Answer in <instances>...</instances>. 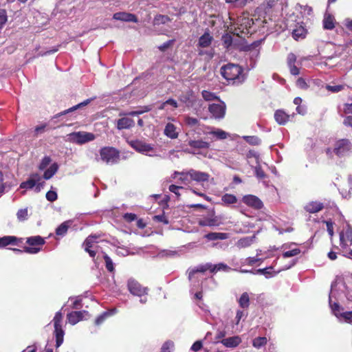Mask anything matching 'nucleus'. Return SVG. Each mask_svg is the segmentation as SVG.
I'll list each match as a JSON object with an SVG mask.
<instances>
[{
	"label": "nucleus",
	"mask_w": 352,
	"mask_h": 352,
	"mask_svg": "<svg viewBox=\"0 0 352 352\" xmlns=\"http://www.w3.org/2000/svg\"><path fill=\"white\" fill-rule=\"evenodd\" d=\"M223 78L233 85H240L245 80L243 69L236 64L228 63L221 68Z\"/></svg>",
	"instance_id": "1"
},
{
	"label": "nucleus",
	"mask_w": 352,
	"mask_h": 352,
	"mask_svg": "<svg viewBox=\"0 0 352 352\" xmlns=\"http://www.w3.org/2000/svg\"><path fill=\"white\" fill-rule=\"evenodd\" d=\"M253 24L252 19L243 15L237 18L236 21L234 24L233 33L238 36H242V34H248L249 29Z\"/></svg>",
	"instance_id": "2"
},
{
	"label": "nucleus",
	"mask_w": 352,
	"mask_h": 352,
	"mask_svg": "<svg viewBox=\"0 0 352 352\" xmlns=\"http://www.w3.org/2000/svg\"><path fill=\"white\" fill-rule=\"evenodd\" d=\"M130 146L135 149L137 152L142 154L154 156L155 153V145L152 144L146 143L142 140H131L129 142Z\"/></svg>",
	"instance_id": "3"
},
{
	"label": "nucleus",
	"mask_w": 352,
	"mask_h": 352,
	"mask_svg": "<svg viewBox=\"0 0 352 352\" xmlns=\"http://www.w3.org/2000/svg\"><path fill=\"white\" fill-rule=\"evenodd\" d=\"M62 320L63 314L61 311H59L56 313L53 319L56 348H58L63 344L64 340L65 332L61 325Z\"/></svg>",
	"instance_id": "4"
},
{
	"label": "nucleus",
	"mask_w": 352,
	"mask_h": 352,
	"mask_svg": "<svg viewBox=\"0 0 352 352\" xmlns=\"http://www.w3.org/2000/svg\"><path fill=\"white\" fill-rule=\"evenodd\" d=\"M101 160L108 164H113L120 160L119 152L113 147H104L100 151Z\"/></svg>",
	"instance_id": "5"
},
{
	"label": "nucleus",
	"mask_w": 352,
	"mask_h": 352,
	"mask_svg": "<svg viewBox=\"0 0 352 352\" xmlns=\"http://www.w3.org/2000/svg\"><path fill=\"white\" fill-rule=\"evenodd\" d=\"M96 136L94 133L86 131L73 132L68 135L70 142L78 144H83L94 140Z\"/></svg>",
	"instance_id": "6"
},
{
	"label": "nucleus",
	"mask_w": 352,
	"mask_h": 352,
	"mask_svg": "<svg viewBox=\"0 0 352 352\" xmlns=\"http://www.w3.org/2000/svg\"><path fill=\"white\" fill-rule=\"evenodd\" d=\"M329 305L333 314L340 320L352 324V311L342 312L343 309L337 302H332L331 294L329 295Z\"/></svg>",
	"instance_id": "7"
},
{
	"label": "nucleus",
	"mask_w": 352,
	"mask_h": 352,
	"mask_svg": "<svg viewBox=\"0 0 352 352\" xmlns=\"http://www.w3.org/2000/svg\"><path fill=\"white\" fill-rule=\"evenodd\" d=\"M45 239L40 236H31L27 239L26 243L30 245L24 248V252L28 254H37L41 251V248L38 245H43L45 243Z\"/></svg>",
	"instance_id": "8"
},
{
	"label": "nucleus",
	"mask_w": 352,
	"mask_h": 352,
	"mask_svg": "<svg viewBox=\"0 0 352 352\" xmlns=\"http://www.w3.org/2000/svg\"><path fill=\"white\" fill-rule=\"evenodd\" d=\"M127 287L129 292L133 296L142 297L148 294V289L142 286L137 280L129 278L127 282Z\"/></svg>",
	"instance_id": "9"
},
{
	"label": "nucleus",
	"mask_w": 352,
	"mask_h": 352,
	"mask_svg": "<svg viewBox=\"0 0 352 352\" xmlns=\"http://www.w3.org/2000/svg\"><path fill=\"white\" fill-rule=\"evenodd\" d=\"M352 150V144L347 139H342L335 144L333 152L339 157L348 155Z\"/></svg>",
	"instance_id": "10"
},
{
	"label": "nucleus",
	"mask_w": 352,
	"mask_h": 352,
	"mask_svg": "<svg viewBox=\"0 0 352 352\" xmlns=\"http://www.w3.org/2000/svg\"><path fill=\"white\" fill-rule=\"evenodd\" d=\"M200 226L217 227L221 224L219 218L215 215L214 211H210L207 215L203 216L198 221Z\"/></svg>",
	"instance_id": "11"
},
{
	"label": "nucleus",
	"mask_w": 352,
	"mask_h": 352,
	"mask_svg": "<svg viewBox=\"0 0 352 352\" xmlns=\"http://www.w3.org/2000/svg\"><path fill=\"white\" fill-rule=\"evenodd\" d=\"M129 111H122L119 113L121 117L116 121V127L118 130L129 129L135 126V121L131 116L126 115Z\"/></svg>",
	"instance_id": "12"
},
{
	"label": "nucleus",
	"mask_w": 352,
	"mask_h": 352,
	"mask_svg": "<svg viewBox=\"0 0 352 352\" xmlns=\"http://www.w3.org/2000/svg\"><path fill=\"white\" fill-rule=\"evenodd\" d=\"M340 245L342 248L349 247L352 245V228L346 225L344 230L340 234Z\"/></svg>",
	"instance_id": "13"
},
{
	"label": "nucleus",
	"mask_w": 352,
	"mask_h": 352,
	"mask_svg": "<svg viewBox=\"0 0 352 352\" xmlns=\"http://www.w3.org/2000/svg\"><path fill=\"white\" fill-rule=\"evenodd\" d=\"M98 238L97 236H88L83 245L85 246V250L89 253V256L92 258H94L96 254V249L98 248L97 245H95V243H97L96 239Z\"/></svg>",
	"instance_id": "14"
},
{
	"label": "nucleus",
	"mask_w": 352,
	"mask_h": 352,
	"mask_svg": "<svg viewBox=\"0 0 352 352\" xmlns=\"http://www.w3.org/2000/svg\"><path fill=\"white\" fill-rule=\"evenodd\" d=\"M208 110L214 118L221 119L225 116L226 105L223 102L213 103L209 105Z\"/></svg>",
	"instance_id": "15"
},
{
	"label": "nucleus",
	"mask_w": 352,
	"mask_h": 352,
	"mask_svg": "<svg viewBox=\"0 0 352 352\" xmlns=\"http://www.w3.org/2000/svg\"><path fill=\"white\" fill-rule=\"evenodd\" d=\"M296 263V260L291 261L289 263V264L284 266L283 267L280 269L277 272H271L270 270L272 269V267H266L264 269L257 270L256 274L265 275L266 278L272 277V276H274V275H276L277 273L280 272V271L287 270L290 269L292 267L295 265Z\"/></svg>",
	"instance_id": "16"
},
{
	"label": "nucleus",
	"mask_w": 352,
	"mask_h": 352,
	"mask_svg": "<svg viewBox=\"0 0 352 352\" xmlns=\"http://www.w3.org/2000/svg\"><path fill=\"white\" fill-rule=\"evenodd\" d=\"M188 174L190 180L195 181L197 182H204L208 181L210 175L205 172L198 171L194 169H190Z\"/></svg>",
	"instance_id": "17"
},
{
	"label": "nucleus",
	"mask_w": 352,
	"mask_h": 352,
	"mask_svg": "<svg viewBox=\"0 0 352 352\" xmlns=\"http://www.w3.org/2000/svg\"><path fill=\"white\" fill-rule=\"evenodd\" d=\"M86 315H88V311H75L69 313L67 318L69 323L72 325H74L83 320Z\"/></svg>",
	"instance_id": "18"
},
{
	"label": "nucleus",
	"mask_w": 352,
	"mask_h": 352,
	"mask_svg": "<svg viewBox=\"0 0 352 352\" xmlns=\"http://www.w3.org/2000/svg\"><path fill=\"white\" fill-rule=\"evenodd\" d=\"M243 201L248 206L255 209H261L263 206V202L257 197L252 195H245L243 197Z\"/></svg>",
	"instance_id": "19"
},
{
	"label": "nucleus",
	"mask_w": 352,
	"mask_h": 352,
	"mask_svg": "<svg viewBox=\"0 0 352 352\" xmlns=\"http://www.w3.org/2000/svg\"><path fill=\"white\" fill-rule=\"evenodd\" d=\"M113 19L125 22L137 23L138 21V18L135 14L125 12H119L113 14Z\"/></svg>",
	"instance_id": "20"
},
{
	"label": "nucleus",
	"mask_w": 352,
	"mask_h": 352,
	"mask_svg": "<svg viewBox=\"0 0 352 352\" xmlns=\"http://www.w3.org/2000/svg\"><path fill=\"white\" fill-rule=\"evenodd\" d=\"M203 133L204 135H213L217 139L219 140H224L228 137V133L226 131L220 129H214L210 126H206L203 131Z\"/></svg>",
	"instance_id": "21"
},
{
	"label": "nucleus",
	"mask_w": 352,
	"mask_h": 352,
	"mask_svg": "<svg viewBox=\"0 0 352 352\" xmlns=\"http://www.w3.org/2000/svg\"><path fill=\"white\" fill-rule=\"evenodd\" d=\"M212 263H207L206 264L199 265L196 267L188 270V278L192 280L194 278L195 274L198 272H205L207 270H210L212 272Z\"/></svg>",
	"instance_id": "22"
},
{
	"label": "nucleus",
	"mask_w": 352,
	"mask_h": 352,
	"mask_svg": "<svg viewBox=\"0 0 352 352\" xmlns=\"http://www.w3.org/2000/svg\"><path fill=\"white\" fill-rule=\"evenodd\" d=\"M221 342L226 347L234 348L241 342V338L236 336L223 339Z\"/></svg>",
	"instance_id": "23"
},
{
	"label": "nucleus",
	"mask_w": 352,
	"mask_h": 352,
	"mask_svg": "<svg viewBox=\"0 0 352 352\" xmlns=\"http://www.w3.org/2000/svg\"><path fill=\"white\" fill-rule=\"evenodd\" d=\"M188 145L196 149H208L210 147V143L202 140H190Z\"/></svg>",
	"instance_id": "24"
},
{
	"label": "nucleus",
	"mask_w": 352,
	"mask_h": 352,
	"mask_svg": "<svg viewBox=\"0 0 352 352\" xmlns=\"http://www.w3.org/2000/svg\"><path fill=\"white\" fill-rule=\"evenodd\" d=\"M289 117V115L281 109L276 111L274 113L275 120L280 125H285L288 122Z\"/></svg>",
	"instance_id": "25"
},
{
	"label": "nucleus",
	"mask_w": 352,
	"mask_h": 352,
	"mask_svg": "<svg viewBox=\"0 0 352 352\" xmlns=\"http://www.w3.org/2000/svg\"><path fill=\"white\" fill-rule=\"evenodd\" d=\"M323 208L324 205L322 203L318 201H311L306 204L305 210L309 213H316L322 210Z\"/></svg>",
	"instance_id": "26"
},
{
	"label": "nucleus",
	"mask_w": 352,
	"mask_h": 352,
	"mask_svg": "<svg viewBox=\"0 0 352 352\" xmlns=\"http://www.w3.org/2000/svg\"><path fill=\"white\" fill-rule=\"evenodd\" d=\"M19 239L14 236H4L0 237V248H5L7 245H16L18 244Z\"/></svg>",
	"instance_id": "27"
},
{
	"label": "nucleus",
	"mask_w": 352,
	"mask_h": 352,
	"mask_svg": "<svg viewBox=\"0 0 352 352\" xmlns=\"http://www.w3.org/2000/svg\"><path fill=\"white\" fill-rule=\"evenodd\" d=\"M213 41V37L210 34L209 32H205L202 36H201L198 41V47H208L210 45L212 41Z\"/></svg>",
	"instance_id": "28"
},
{
	"label": "nucleus",
	"mask_w": 352,
	"mask_h": 352,
	"mask_svg": "<svg viewBox=\"0 0 352 352\" xmlns=\"http://www.w3.org/2000/svg\"><path fill=\"white\" fill-rule=\"evenodd\" d=\"M164 133L170 139H175L178 137V132L177 131L176 126L170 122L166 124Z\"/></svg>",
	"instance_id": "29"
},
{
	"label": "nucleus",
	"mask_w": 352,
	"mask_h": 352,
	"mask_svg": "<svg viewBox=\"0 0 352 352\" xmlns=\"http://www.w3.org/2000/svg\"><path fill=\"white\" fill-rule=\"evenodd\" d=\"M209 241L225 240L229 238V234L225 232H210L205 235Z\"/></svg>",
	"instance_id": "30"
},
{
	"label": "nucleus",
	"mask_w": 352,
	"mask_h": 352,
	"mask_svg": "<svg viewBox=\"0 0 352 352\" xmlns=\"http://www.w3.org/2000/svg\"><path fill=\"white\" fill-rule=\"evenodd\" d=\"M255 238L256 236L254 235L252 236L243 237L236 242V245L239 249L249 247L253 243Z\"/></svg>",
	"instance_id": "31"
},
{
	"label": "nucleus",
	"mask_w": 352,
	"mask_h": 352,
	"mask_svg": "<svg viewBox=\"0 0 352 352\" xmlns=\"http://www.w3.org/2000/svg\"><path fill=\"white\" fill-rule=\"evenodd\" d=\"M58 165L57 163H53L52 164H51V166L44 172V179L47 180L52 178L58 171Z\"/></svg>",
	"instance_id": "32"
},
{
	"label": "nucleus",
	"mask_w": 352,
	"mask_h": 352,
	"mask_svg": "<svg viewBox=\"0 0 352 352\" xmlns=\"http://www.w3.org/2000/svg\"><path fill=\"white\" fill-rule=\"evenodd\" d=\"M152 110V105H146L143 107H140L138 110L129 111L126 115H129L131 116H138L144 113L148 112Z\"/></svg>",
	"instance_id": "33"
},
{
	"label": "nucleus",
	"mask_w": 352,
	"mask_h": 352,
	"mask_svg": "<svg viewBox=\"0 0 352 352\" xmlns=\"http://www.w3.org/2000/svg\"><path fill=\"white\" fill-rule=\"evenodd\" d=\"M72 224V221H66L62 223L56 230V234L59 236H64Z\"/></svg>",
	"instance_id": "34"
},
{
	"label": "nucleus",
	"mask_w": 352,
	"mask_h": 352,
	"mask_svg": "<svg viewBox=\"0 0 352 352\" xmlns=\"http://www.w3.org/2000/svg\"><path fill=\"white\" fill-rule=\"evenodd\" d=\"M239 306L243 309H247L250 306V297L247 292H244L241 294V297L238 300Z\"/></svg>",
	"instance_id": "35"
},
{
	"label": "nucleus",
	"mask_w": 352,
	"mask_h": 352,
	"mask_svg": "<svg viewBox=\"0 0 352 352\" xmlns=\"http://www.w3.org/2000/svg\"><path fill=\"white\" fill-rule=\"evenodd\" d=\"M90 101H91V99H87V100L83 101L82 102H80V103H79V104H78L64 111H62L61 113L57 114L56 116V117H59L60 116L65 115V114H67L69 112H72L82 107L86 106L90 102Z\"/></svg>",
	"instance_id": "36"
},
{
	"label": "nucleus",
	"mask_w": 352,
	"mask_h": 352,
	"mask_svg": "<svg viewBox=\"0 0 352 352\" xmlns=\"http://www.w3.org/2000/svg\"><path fill=\"white\" fill-rule=\"evenodd\" d=\"M212 273H215L219 271L229 272L232 270V268L230 267H229L228 265L223 263H219L216 265L212 264Z\"/></svg>",
	"instance_id": "37"
},
{
	"label": "nucleus",
	"mask_w": 352,
	"mask_h": 352,
	"mask_svg": "<svg viewBox=\"0 0 352 352\" xmlns=\"http://www.w3.org/2000/svg\"><path fill=\"white\" fill-rule=\"evenodd\" d=\"M307 30L302 26H300L293 30L292 36L294 39L298 40L304 38L306 36Z\"/></svg>",
	"instance_id": "38"
},
{
	"label": "nucleus",
	"mask_w": 352,
	"mask_h": 352,
	"mask_svg": "<svg viewBox=\"0 0 352 352\" xmlns=\"http://www.w3.org/2000/svg\"><path fill=\"white\" fill-rule=\"evenodd\" d=\"M334 19L331 15H325L323 20V27L326 30H332L334 28Z\"/></svg>",
	"instance_id": "39"
},
{
	"label": "nucleus",
	"mask_w": 352,
	"mask_h": 352,
	"mask_svg": "<svg viewBox=\"0 0 352 352\" xmlns=\"http://www.w3.org/2000/svg\"><path fill=\"white\" fill-rule=\"evenodd\" d=\"M267 340L265 337H258L253 340L252 345L256 349H260L265 346L267 344Z\"/></svg>",
	"instance_id": "40"
},
{
	"label": "nucleus",
	"mask_w": 352,
	"mask_h": 352,
	"mask_svg": "<svg viewBox=\"0 0 352 352\" xmlns=\"http://www.w3.org/2000/svg\"><path fill=\"white\" fill-rule=\"evenodd\" d=\"M221 200L226 205L233 204L237 201L236 197L231 194H225L222 197Z\"/></svg>",
	"instance_id": "41"
},
{
	"label": "nucleus",
	"mask_w": 352,
	"mask_h": 352,
	"mask_svg": "<svg viewBox=\"0 0 352 352\" xmlns=\"http://www.w3.org/2000/svg\"><path fill=\"white\" fill-rule=\"evenodd\" d=\"M177 175H180V177H179V180L182 182V183H188L190 182V176H189V174H188V170L185 172V171H182V172H178V171H175L174 173V178L176 177Z\"/></svg>",
	"instance_id": "42"
},
{
	"label": "nucleus",
	"mask_w": 352,
	"mask_h": 352,
	"mask_svg": "<svg viewBox=\"0 0 352 352\" xmlns=\"http://www.w3.org/2000/svg\"><path fill=\"white\" fill-rule=\"evenodd\" d=\"M16 217L19 221H24L28 219V208L19 209L16 212Z\"/></svg>",
	"instance_id": "43"
},
{
	"label": "nucleus",
	"mask_w": 352,
	"mask_h": 352,
	"mask_svg": "<svg viewBox=\"0 0 352 352\" xmlns=\"http://www.w3.org/2000/svg\"><path fill=\"white\" fill-rule=\"evenodd\" d=\"M69 300L71 301H73L72 305H71V307L72 309H78L82 307V306H81L82 298L80 296L71 297L69 298Z\"/></svg>",
	"instance_id": "44"
},
{
	"label": "nucleus",
	"mask_w": 352,
	"mask_h": 352,
	"mask_svg": "<svg viewBox=\"0 0 352 352\" xmlns=\"http://www.w3.org/2000/svg\"><path fill=\"white\" fill-rule=\"evenodd\" d=\"M103 258L105 261V266L107 270L110 272H114V264L111 258L107 254H104Z\"/></svg>",
	"instance_id": "45"
},
{
	"label": "nucleus",
	"mask_w": 352,
	"mask_h": 352,
	"mask_svg": "<svg viewBox=\"0 0 352 352\" xmlns=\"http://www.w3.org/2000/svg\"><path fill=\"white\" fill-rule=\"evenodd\" d=\"M30 179L36 184V191H40V182L41 181V176L38 173H33L30 175Z\"/></svg>",
	"instance_id": "46"
},
{
	"label": "nucleus",
	"mask_w": 352,
	"mask_h": 352,
	"mask_svg": "<svg viewBox=\"0 0 352 352\" xmlns=\"http://www.w3.org/2000/svg\"><path fill=\"white\" fill-rule=\"evenodd\" d=\"M169 17L166 15H157L154 19L155 25L165 24L169 21Z\"/></svg>",
	"instance_id": "47"
},
{
	"label": "nucleus",
	"mask_w": 352,
	"mask_h": 352,
	"mask_svg": "<svg viewBox=\"0 0 352 352\" xmlns=\"http://www.w3.org/2000/svg\"><path fill=\"white\" fill-rule=\"evenodd\" d=\"M243 138L251 145H258L261 140L257 136H243Z\"/></svg>",
	"instance_id": "48"
},
{
	"label": "nucleus",
	"mask_w": 352,
	"mask_h": 352,
	"mask_svg": "<svg viewBox=\"0 0 352 352\" xmlns=\"http://www.w3.org/2000/svg\"><path fill=\"white\" fill-rule=\"evenodd\" d=\"M247 316V314H245L243 310L238 309L236 313L235 318L233 323L235 325H238L242 318H245Z\"/></svg>",
	"instance_id": "49"
},
{
	"label": "nucleus",
	"mask_w": 352,
	"mask_h": 352,
	"mask_svg": "<svg viewBox=\"0 0 352 352\" xmlns=\"http://www.w3.org/2000/svg\"><path fill=\"white\" fill-rule=\"evenodd\" d=\"M8 21L7 12L5 9L0 10V29Z\"/></svg>",
	"instance_id": "50"
},
{
	"label": "nucleus",
	"mask_w": 352,
	"mask_h": 352,
	"mask_svg": "<svg viewBox=\"0 0 352 352\" xmlns=\"http://www.w3.org/2000/svg\"><path fill=\"white\" fill-rule=\"evenodd\" d=\"M51 161V158L49 156L44 157L38 166V168L41 170L45 169L50 165Z\"/></svg>",
	"instance_id": "51"
},
{
	"label": "nucleus",
	"mask_w": 352,
	"mask_h": 352,
	"mask_svg": "<svg viewBox=\"0 0 352 352\" xmlns=\"http://www.w3.org/2000/svg\"><path fill=\"white\" fill-rule=\"evenodd\" d=\"M300 253V250L298 248H294L291 250L286 251L283 254L284 258H289L295 256Z\"/></svg>",
	"instance_id": "52"
},
{
	"label": "nucleus",
	"mask_w": 352,
	"mask_h": 352,
	"mask_svg": "<svg viewBox=\"0 0 352 352\" xmlns=\"http://www.w3.org/2000/svg\"><path fill=\"white\" fill-rule=\"evenodd\" d=\"M202 96L204 100L207 101L214 100V99L217 98L214 94L206 90L202 91Z\"/></svg>",
	"instance_id": "53"
},
{
	"label": "nucleus",
	"mask_w": 352,
	"mask_h": 352,
	"mask_svg": "<svg viewBox=\"0 0 352 352\" xmlns=\"http://www.w3.org/2000/svg\"><path fill=\"white\" fill-rule=\"evenodd\" d=\"M222 41L224 46L228 48L232 43V37L231 35L226 34L222 36Z\"/></svg>",
	"instance_id": "54"
},
{
	"label": "nucleus",
	"mask_w": 352,
	"mask_h": 352,
	"mask_svg": "<svg viewBox=\"0 0 352 352\" xmlns=\"http://www.w3.org/2000/svg\"><path fill=\"white\" fill-rule=\"evenodd\" d=\"M173 347V342L172 341H167L162 345L161 352H171Z\"/></svg>",
	"instance_id": "55"
},
{
	"label": "nucleus",
	"mask_w": 352,
	"mask_h": 352,
	"mask_svg": "<svg viewBox=\"0 0 352 352\" xmlns=\"http://www.w3.org/2000/svg\"><path fill=\"white\" fill-rule=\"evenodd\" d=\"M326 89L332 93H338L344 89L343 85H326Z\"/></svg>",
	"instance_id": "56"
},
{
	"label": "nucleus",
	"mask_w": 352,
	"mask_h": 352,
	"mask_svg": "<svg viewBox=\"0 0 352 352\" xmlns=\"http://www.w3.org/2000/svg\"><path fill=\"white\" fill-rule=\"evenodd\" d=\"M36 184L29 178L26 182H22L20 185L21 188L32 189Z\"/></svg>",
	"instance_id": "57"
},
{
	"label": "nucleus",
	"mask_w": 352,
	"mask_h": 352,
	"mask_svg": "<svg viewBox=\"0 0 352 352\" xmlns=\"http://www.w3.org/2000/svg\"><path fill=\"white\" fill-rule=\"evenodd\" d=\"M109 316H110V314L109 312H104L103 314L98 316L95 321L96 324L99 325L102 324Z\"/></svg>",
	"instance_id": "58"
},
{
	"label": "nucleus",
	"mask_w": 352,
	"mask_h": 352,
	"mask_svg": "<svg viewBox=\"0 0 352 352\" xmlns=\"http://www.w3.org/2000/svg\"><path fill=\"white\" fill-rule=\"evenodd\" d=\"M153 220L158 222H162L164 224H168L169 221L167 217L163 214L155 215Z\"/></svg>",
	"instance_id": "59"
},
{
	"label": "nucleus",
	"mask_w": 352,
	"mask_h": 352,
	"mask_svg": "<svg viewBox=\"0 0 352 352\" xmlns=\"http://www.w3.org/2000/svg\"><path fill=\"white\" fill-rule=\"evenodd\" d=\"M57 193L55 191L50 190L46 193V199L51 202L57 199Z\"/></svg>",
	"instance_id": "60"
},
{
	"label": "nucleus",
	"mask_w": 352,
	"mask_h": 352,
	"mask_svg": "<svg viewBox=\"0 0 352 352\" xmlns=\"http://www.w3.org/2000/svg\"><path fill=\"white\" fill-rule=\"evenodd\" d=\"M185 122L186 124H188L190 126H196L199 123L198 119L192 117H186L185 119Z\"/></svg>",
	"instance_id": "61"
},
{
	"label": "nucleus",
	"mask_w": 352,
	"mask_h": 352,
	"mask_svg": "<svg viewBox=\"0 0 352 352\" xmlns=\"http://www.w3.org/2000/svg\"><path fill=\"white\" fill-rule=\"evenodd\" d=\"M296 86L302 89H307L308 88V85L306 82L305 80L302 78H299L296 80Z\"/></svg>",
	"instance_id": "62"
},
{
	"label": "nucleus",
	"mask_w": 352,
	"mask_h": 352,
	"mask_svg": "<svg viewBox=\"0 0 352 352\" xmlns=\"http://www.w3.org/2000/svg\"><path fill=\"white\" fill-rule=\"evenodd\" d=\"M296 61V56L293 53H289L287 56V63L288 66H291L292 65H295Z\"/></svg>",
	"instance_id": "63"
},
{
	"label": "nucleus",
	"mask_w": 352,
	"mask_h": 352,
	"mask_svg": "<svg viewBox=\"0 0 352 352\" xmlns=\"http://www.w3.org/2000/svg\"><path fill=\"white\" fill-rule=\"evenodd\" d=\"M202 347V342L201 340L196 341L191 346V350L193 351H198Z\"/></svg>",
	"instance_id": "64"
}]
</instances>
